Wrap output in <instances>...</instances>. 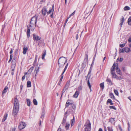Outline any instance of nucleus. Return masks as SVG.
Instances as JSON below:
<instances>
[{
  "label": "nucleus",
  "instance_id": "27",
  "mask_svg": "<svg viewBox=\"0 0 131 131\" xmlns=\"http://www.w3.org/2000/svg\"><path fill=\"white\" fill-rule=\"evenodd\" d=\"M67 118V116L64 117L63 118V119L62 122V124H64L65 123L66 121V119Z\"/></svg>",
  "mask_w": 131,
  "mask_h": 131
},
{
  "label": "nucleus",
  "instance_id": "44",
  "mask_svg": "<svg viewBox=\"0 0 131 131\" xmlns=\"http://www.w3.org/2000/svg\"><path fill=\"white\" fill-rule=\"evenodd\" d=\"M66 90H66V88H65L64 87L62 91V94L61 97H62V95L65 92Z\"/></svg>",
  "mask_w": 131,
  "mask_h": 131
},
{
  "label": "nucleus",
  "instance_id": "8",
  "mask_svg": "<svg viewBox=\"0 0 131 131\" xmlns=\"http://www.w3.org/2000/svg\"><path fill=\"white\" fill-rule=\"evenodd\" d=\"M116 72L117 73V74H119L120 75H121L122 74L121 71L118 68V64L116 63Z\"/></svg>",
  "mask_w": 131,
  "mask_h": 131
},
{
  "label": "nucleus",
  "instance_id": "20",
  "mask_svg": "<svg viewBox=\"0 0 131 131\" xmlns=\"http://www.w3.org/2000/svg\"><path fill=\"white\" fill-rule=\"evenodd\" d=\"M8 114L7 113L5 114L4 115V117L2 119V122H4L5 121V120L6 119Z\"/></svg>",
  "mask_w": 131,
  "mask_h": 131
},
{
  "label": "nucleus",
  "instance_id": "59",
  "mask_svg": "<svg viewBox=\"0 0 131 131\" xmlns=\"http://www.w3.org/2000/svg\"><path fill=\"white\" fill-rule=\"evenodd\" d=\"M91 71H89L87 76H88V75H89L90 74V75H91Z\"/></svg>",
  "mask_w": 131,
  "mask_h": 131
},
{
  "label": "nucleus",
  "instance_id": "24",
  "mask_svg": "<svg viewBox=\"0 0 131 131\" xmlns=\"http://www.w3.org/2000/svg\"><path fill=\"white\" fill-rule=\"evenodd\" d=\"M46 50H44L43 53L42 55V59H44L45 57L46 54Z\"/></svg>",
  "mask_w": 131,
  "mask_h": 131
},
{
  "label": "nucleus",
  "instance_id": "9",
  "mask_svg": "<svg viewBox=\"0 0 131 131\" xmlns=\"http://www.w3.org/2000/svg\"><path fill=\"white\" fill-rule=\"evenodd\" d=\"M47 10L46 8L44 7L42 8L41 11L42 14L43 16H45L46 15V13L47 12Z\"/></svg>",
  "mask_w": 131,
  "mask_h": 131
},
{
  "label": "nucleus",
  "instance_id": "5",
  "mask_svg": "<svg viewBox=\"0 0 131 131\" xmlns=\"http://www.w3.org/2000/svg\"><path fill=\"white\" fill-rule=\"evenodd\" d=\"M33 38L34 40L38 41L41 39V37H39L37 35H36L35 34H33Z\"/></svg>",
  "mask_w": 131,
  "mask_h": 131
},
{
  "label": "nucleus",
  "instance_id": "15",
  "mask_svg": "<svg viewBox=\"0 0 131 131\" xmlns=\"http://www.w3.org/2000/svg\"><path fill=\"white\" fill-rule=\"evenodd\" d=\"M106 81L107 82V83L108 85H111L113 84L111 81L110 79L107 78L106 80Z\"/></svg>",
  "mask_w": 131,
  "mask_h": 131
},
{
  "label": "nucleus",
  "instance_id": "25",
  "mask_svg": "<svg viewBox=\"0 0 131 131\" xmlns=\"http://www.w3.org/2000/svg\"><path fill=\"white\" fill-rule=\"evenodd\" d=\"M31 86V83L30 81H28L27 82V87H30Z\"/></svg>",
  "mask_w": 131,
  "mask_h": 131
},
{
  "label": "nucleus",
  "instance_id": "52",
  "mask_svg": "<svg viewBox=\"0 0 131 131\" xmlns=\"http://www.w3.org/2000/svg\"><path fill=\"white\" fill-rule=\"evenodd\" d=\"M68 21V19H67L66 20V21H65V22L64 23V24L63 25L64 27H65L66 24L67 23V22Z\"/></svg>",
  "mask_w": 131,
  "mask_h": 131
},
{
  "label": "nucleus",
  "instance_id": "50",
  "mask_svg": "<svg viewBox=\"0 0 131 131\" xmlns=\"http://www.w3.org/2000/svg\"><path fill=\"white\" fill-rule=\"evenodd\" d=\"M128 41L129 43L131 42V36H130L129 37L128 39Z\"/></svg>",
  "mask_w": 131,
  "mask_h": 131
},
{
  "label": "nucleus",
  "instance_id": "33",
  "mask_svg": "<svg viewBox=\"0 0 131 131\" xmlns=\"http://www.w3.org/2000/svg\"><path fill=\"white\" fill-rule=\"evenodd\" d=\"M70 126V124L68 123H66V126H65V128L66 130H68Z\"/></svg>",
  "mask_w": 131,
  "mask_h": 131
},
{
  "label": "nucleus",
  "instance_id": "46",
  "mask_svg": "<svg viewBox=\"0 0 131 131\" xmlns=\"http://www.w3.org/2000/svg\"><path fill=\"white\" fill-rule=\"evenodd\" d=\"M125 45V43H123L119 45V47L121 48L123 47Z\"/></svg>",
  "mask_w": 131,
  "mask_h": 131
},
{
  "label": "nucleus",
  "instance_id": "23",
  "mask_svg": "<svg viewBox=\"0 0 131 131\" xmlns=\"http://www.w3.org/2000/svg\"><path fill=\"white\" fill-rule=\"evenodd\" d=\"M111 74L112 75V77L115 78H117L118 77V76L114 72H111Z\"/></svg>",
  "mask_w": 131,
  "mask_h": 131
},
{
  "label": "nucleus",
  "instance_id": "18",
  "mask_svg": "<svg viewBox=\"0 0 131 131\" xmlns=\"http://www.w3.org/2000/svg\"><path fill=\"white\" fill-rule=\"evenodd\" d=\"M8 89V88L7 86H5L3 91L2 94L3 95V94L7 92Z\"/></svg>",
  "mask_w": 131,
  "mask_h": 131
},
{
  "label": "nucleus",
  "instance_id": "4",
  "mask_svg": "<svg viewBox=\"0 0 131 131\" xmlns=\"http://www.w3.org/2000/svg\"><path fill=\"white\" fill-rule=\"evenodd\" d=\"M84 126L85 128L84 129V131H91V124L89 120H88L85 123Z\"/></svg>",
  "mask_w": 131,
  "mask_h": 131
},
{
  "label": "nucleus",
  "instance_id": "16",
  "mask_svg": "<svg viewBox=\"0 0 131 131\" xmlns=\"http://www.w3.org/2000/svg\"><path fill=\"white\" fill-rule=\"evenodd\" d=\"M90 75L89 77L88 80L87 82V84H88V86L89 87L90 89V91H91V85L90 84V82L89 79L90 78Z\"/></svg>",
  "mask_w": 131,
  "mask_h": 131
},
{
  "label": "nucleus",
  "instance_id": "32",
  "mask_svg": "<svg viewBox=\"0 0 131 131\" xmlns=\"http://www.w3.org/2000/svg\"><path fill=\"white\" fill-rule=\"evenodd\" d=\"M130 9V7L127 6H125L124 8V9L125 10H129Z\"/></svg>",
  "mask_w": 131,
  "mask_h": 131
},
{
  "label": "nucleus",
  "instance_id": "64",
  "mask_svg": "<svg viewBox=\"0 0 131 131\" xmlns=\"http://www.w3.org/2000/svg\"><path fill=\"white\" fill-rule=\"evenodd\" d=\"M99 131H103L102 129L101 128H100L99 129Z\"/></svg>",
  "mask_w": 131,
  "mask_h": 131
},
{
  "label": "nucleus",
  "instance_id": "45",
  "mask_svg": "<svg viewBox=\"0 0 131 131\" xmlns=\"http://www.w3.org/2000/svg\"><path fill=\"white\" fill-rule=\"evenodd\" d=\"M124 48L121 49L119 50V52L120 53H124Z\"/></svg>",
  "mask_w": 131,
  "mask_h": 131
},
{
  "label": "nucleus",
  "instance_id": "11",
  "mask_svg": "<svg viewBox=\"0 0 131 131\" xmlns=\"http://www.w3.org/2000/svg\"><path fill=\"white\" fill-rule=\"evenodd\" d=\"M117 64L116 63L115 64V63L113 64L112 68L111 69V72H113L115 70V69H116L115 67H116Z\"/></svg>",
  "mask_w": 131,
  "mask_h": 131
},
{
  "label": "nucleus",
  "instance_id": "3",
  "mask_svg": "<svg viewBox=\"0 0 131 131\" xmlns=\"http://www.w3.org/2000/svg\"><path fill=\"white\" fill-rule=\"evenodd\" d=\"M67 62V60L66 58L62 57V58L60 57L58 60V63L59 68L57 69V74H58L59 73L60 68L63 67Z\"/></svg>",
  "mask_w": 131,
  "mask_h": 131
},
{
  "label": "nucleus",
  "instance_id": "57",
  "mask_svg": "<svg viewBox=\"0 0 131 131\" xmlns=\"http://www.w3.org/2000/svg\"><path fill=\"white\" fill-rule=\"evenodd\" d=\"M123 59L122 58H121L119 59V62H121L123 60Z\"/></svg>",
  "mask_w": 131,
  "mask_h": 131
},
{
  "label": "nucleus",
  "instance_id": "10",
  "mask_svg": "<svg viewBox=\"0 0 131 131\" xmlns=\"http://www.w3.org/2000/svg\"><path fill=\"white\" fill-rule=\"evenodd\" d=\"M54 10V4L52 5L51 9L49 10V11L47 12V14L48 15L50 14V13H53Z\"/></svg>",
  "mask_w": 131,
  "mask_h": 131
},
{
  "label": "nucleus",
  "instance_id": "62",
  "mask_svg": "<svg viewBox=\"0 0 131 131\" xmlns=\"http://www.w3.org/2000/svg\"><path fill=\"white\" fill-rule=\"evenodd\" d=\"M60 126H59V128L57 130V131H61V130L60 128Z\"/></svg>",
  "mask_w": 131,
  "mask_h": 131
},
{
  "label": "nucleus",
  "instance_id": "43",
  "mask_svg": "<svg viewBox=\"0 0 131 131\" xmlns=\"http://www.w3.org/2000/svg\"><path fill=\"white\" fill-rule=\"evenodd\" d=\"M109 108L110 109H113L115 110L116 109V108L114 106H110L109 107Z\"/></svg>",
  "mask_w": 131,
  "mask_h": 131
},
{
  "label": "nucleus",
  "instance_id": "14",
  "mask_svg": "<svg viewBox=\"0 0 131 131\" xmlns=\"http://www.w3.org/2000/svg\"><path fill=\"white\" fill-rule=\"evenodd\" d=\"M70 84V81H67L66 83L64 86L65 88H66V90H67Z\"/></svg>",
  "mask_w": 131,
  "mask_h": 131
},
{
  "label": "nucleus",
  "instance_id": "55",
  "mask_svg": "<svg viewBox=\"0 0 131 131\" xmlns=\"http://www.w3.org/2000/svg\"><path fill=\"white\" fill-rule=\"evenodd\" d=\"M68 113V112L67 111L64 114V117L67 116V114Z\"/></svg>",
  "mask_w": 131,
  "mask_h": 131
},
{
  "label": "nucleus",
  "instance_id": "48",
  "mask_svg": "<svg viewBox=\"0 0 131 131\" xmlns=\"http://www.w3.org/2000/svg\"><path fill=\"white\" fill-rule=\"evenodd\" d=\"M33 69L32 68H31L28 70V72H30V73L33 70Z\"/></svg>",
  "mask_w": 131,
  "mask_h": 131
},
{
  "label": "nucleus",
  "instance_id": "19",
  "mask_svg": "<svg viewBox=\"0 0 131 131\" xmlns=\"http://www.w3.org/2000/svg\"><path fill=\"white\" fill-rule=\"evenodd\" d=\"M109 122H110L112 124H114L115 123L114 119L113 118H111L109 121Z\"/></svg>",
  "mask_w": 131,
  "mask_h": 131
},
{
  "label": "nucleus",
  "instance_id": "37",
  "mask_svg": "<svg viewBox=\"0 0 131 131\" xmlns=\"http://www.w3.org/2000/svg\"><path fill=\"white\" fill-rule=\"evenodd\" d=\"M121 21V22L120 23V25L121 26V27H122V26L123 25V23L124 22V18L123 17Z\"/></svg>",
  "mask_w": 131,
  "mask_h": 131
},
{
  "label": "nucleus",
  "instance_id": "30",
  "mask_svg": "<svg viewBox=\"0 0 131 131\" xmlns=\"http://www.w3.org/2000/svg\"><path fill=\"white\" fill-rule=\"evenodd\" d=\"M69 101V100H67V101L66 103V107H68L69 106V105L71 104V103L70 102H68Z\"/></svg>",
  "mask_w": 131,
  "mask_h": 131
},
{
  "label": "nucleus",
  "instance_id": "28",
  "mask_svg": "<svg viewBox=\"0 0 131 131\" xmlns=\"http://www.w3.org/2000/svg\"><path fill=\"white\" fill-rule=\"evenodd\" d=\"M110 97L112 99L113 98L114 99H115V97L114 96L113 93H110Z\"/></svg>",
  "mask_w": 131,
  "mask_h": 131
},
{
  "label": "nucleus",
  "instance_id": "40",
  "mask_svg": "<svg viewBox=\"0 0 131 131\" xmlns=\"http://www.w3.org/2000/svg\"><path fill=\"white\" fill-rule=\"evenodd\" d=\"M88 59H86V58H85L84 60V61L83 63H82V66H83V65L85 63H86V62L88 61Z\"/></svg>",
  "mask_w": 131,
  "mask_h": 131
},
{
  "label": "nucleus",
  "instance_id": "29",
  "mask_svg": "<svg viewBox=\"0 0 131 131\" xmlns=\"http://www.w3.org/2000/svg\"><path fill=\"white\" fill-rule=\"evenodd\" d=\"M100 86L101 88H102L103 89L104 88V82H103L102 83H101L100 84Z\"/></svg>",
  "mask_w": 131,
  "mask_h": 131
},
{
  "label": "nucleus",
  "instance_id": "54",
  "mask_svg": "<svg viewBox=\"0 0 131 131\" xmlns=\"http://www.w3.org/2000/svg\"><path fill=\"white\" fill-rule=\"evenodd\" d=\"M25 75H24L23 76L21 80L22 81H23L25 79Z\"/></svg>",
  "mask_w": 131,
  "mask_h": 131
},
{
  "label": "nucleus",
  "instance_id": "51",
  "mask_svg": "<svg viewBox=\"0 0 131 131\" xmlns=\"http://www.w3.org/2000/svg\"><path fill=\"white\" fill-rule=\"evenodd\" d=\"M71 106L72 108L73 109H75L76 108V106L74 104H71Z\"/></svg>",
  "mask_w": 131,
  "mask_h": 131
},
{
  "label": "nucleus",
  "instance_id": "35",
  "mask_svg": "<svg viewBox=\"0 0 131 131\" xmlns=\"http://www.w3.org/2000/svg\"><path fill=\"white\" fill-rule=\"evenodd\" d=\"M107 128L108 131H113L112 127H108Z\"/></svg>",
  "mask_w": 131,
  "mask_h": 131
},
{
  "label": "nucleus",
  "instance_id": "61",
  "mask_svg": "<svg viewBox=\"0 0 131 131\" xmlns=\"http://www.w3.org/2000/svg\"><path fill=\"white\" fill-rule=\"evenodd\" d=\"M85 56H86V59H88V54H85Z\"/></svg>",
  "mask_w": 131,
  "mask_h": 131
},
{
  "label": "nucleus",
  "instance_id": "34",
  "mask_svg": "<svg viewBox=\"0 0 131 131\" xmlns=\"http://www.w3.org/2000/svg\"><path fill=\"white\" fill-rule=\"evenodd\" d=\"M68 66V63H67V64L66 65V66L64 68V70L63 72L62 73V74H63L64 72H65V71H66V70L67 69V68Z\"/></svg>",
  "mask_w": 131,
  "mask_h": 131
},
{
  "label": "nucleus",
  "instance_id": "1",
  "mask_svg": "<svg viewBox=\"0 0 131 131\" xmlns=\"http://www.w3.org/2000/svg\"><path fill=\"white\" fill-rule=\"evenodd\" d=\"M38 14H36L35 16L32 18L30 23V24L27 26V37L29 38L30 36V29L32 27H35L36 26Z\"/></svg>",
  "mask_w": 131,
  "mask_h": 131
},
{
  "label": "nucleus",
  "instance_id": "42",
  "mask_svg": "<svg viewBox=\"0 0 131 131\" xmlns=\"http://www.w3.org/2000/svg\"><path fill=\"white\" fill-rule=\"evenodd\" d=\"M63 74H62H62H61V75H60L61 77V78L60 79V81H59V82H61L62 81V79L63 78Z\"/></svg>",
  "mask_w": 131,
  "mask_h": 131
},
{
  "label": "nucleus",
  "instance_id": "58",
  "mask_svg": "<svg viewBox=\"0 0 131 131\" xmlns=\"http://www.w3.org/2000/svg\"><path fill=\"white\" fill-rule=\"evenodd\" d=\"M10 59H12V58H13V55H12V54H10Z\"/></svg>",
  "mask_w": 131,
  "mask_h": 131
},
{
  "label": "nucleus",
  "instance_id": "38",
  "mask_svg": "<svg viewBox=\"0 0 131 131\" xmlns=\"http://www.w3.org/2000/svg\"><path fill=\"white\" fill-rule=\"evenodd\" d=\"M43 43V42L41 40H39L38 42V45L39 46L40 45L42 44Z\"/></svg>",
  "mask_w": 131,
  "mask_h": 131
},
{
  "label": "nucleus",
  "instance_id": "49",
  "mask_svg": "<svg viewBox=\"0 0 131 131\" xmlns=\"http://www.w3.org/2000/svg\"><path fill=\"white\" fill-rule=\"evenodd\" d=\"M82 85H80L79 86L78 88V90L79 91H80L82 89Z\"/></svg>",
  "mask_w": 131,
  "mask_h": 131
},
{
  "label": "nucleus",
  "instance_id": "2",
  "mask_svg": "<svg viewBox=\"0 0 131 131\" xmlns=\"http://www.w3.org/2000/svg\"><path fill=\"white\" fill-rule=\"evenodd\" d=\"M19 108V104L16 97H15L14 103V107L13 111V115L15 116L17 115Z\"/></svg>",
  "mask_w": 131,
  "mask_h": 131
},
{
  "label": "nucleus",
  "instance_id": "31",
  "mask_svg": "<svg viewBox=\"0 0 131 131\" xmlns=\"http://www.w3.org/2000/svg\"><path fill=\"white\" fill-rule=\"evenodd\" d=\"M128 23L129 25H131V17H130L128 19Z\"/></svg>",
  "mask_w": 131,
  "mask_h": 131
},
{
  "label": "nucleus",
  "instance_id": "56",
  "mask_svg": "<svg viewBox=\"0 0 131 131\" xmlns=\"http://www.w3.org/2000/svg\"><path fill=\"white\" fill-rule=\"evenodd\" d=\"M16 128H12L11 131H15Z\"/></svg>",
  "mask_w": 131,
  "mask_h": 131
},
{
  "label": "nucleus",
  "instance_id": "41",
  "mask_svg": "<svg viewBox=\"0 0 131 131\" xmlns=\"http://www.w3.org/2000/svg\"><path fill=\"white\" fill-rule=\"evenodd\" d=\"M114 91L116 95H118V91L117 90H114Z\"/></svg>",
  "mask_w": 131,
  "mask_h": 131
},
{
  "label": "nucleus",
  "instance_id": "6",
  "mask_svg": "<svg viewBox=\"0 0 131 131\" xmlns=\"http://www.w3.org/2000/svg\"><path fill=\"white\" fill-rule=\"evenodd\" d=\"M26 126L24 122H20L18 128L20 129H22L24 128Z\"/></svg>",
  "mask_w": 131,
  "mask_h": 131
},
{
  "label": "nucleus",
  "instance_id": "21",
  "mask_svg": "<svg viewBox=\"0 0 131 131\" xmlns=\"http://www.w3.org/2000/svg\"><path fill=\"white\" fill-rule=\"evenodd\" d=\"M75 122V117L74 116L73 117V118L71 121V126H73L74 125V123Z\"/></svg>",
  "mask_w": 131,
  "mask_h": 131
},
{
  "label": "nucleus",
  "instance_id": "7",
  "mask_svg": "<svg viewBox=\"0 0 131 131\" xmlns=\"http://www.w3.org/2000/svg\"><path fill=\"white\" fill-rule=\"evenodd\" d=\"M16 60L15 58H13V59L12 62V66L11 68H14L16 66Z\"/></svg>",
  "mask_w": 131,
  "mask_h": 131
},
{
  "label": "nucleus",
  "instance_id": "36",
  "mask_svg": "<svg viewBox=\"0 0 131 131\" xmlns=\"http://www.w3.org/2000/svg\"><path fill=\"white\" fill-rule=\"evenodd\" d=\"M33 101L34 104L35 105H37V102L35 99H34Z\"/></svg>",
  "mask_w": 131,
  "mask_h": 131
},
{
  "label": "nucleus",
  "instance_id": "39",
  "mask_svg": "<svg viewBox=\"0 0 131 131\" xmlns=\"http://www.w3.org/2000/svg\"><path fill=\"white\" fill-rule=\"evenodd\" d=\"M45 115V112H42V114L41 115L40 117V118H41L42 119L43 118L44 116V115Z\"/></svg>",
  "mask_w": 131,
  "mask_h": 131
},
{
  "label": "nucleus",
  "instance_id": "22",
  "mask_svg": "<svg viewBox=\"0 0 131 131\" xmlns=\"http://www.w3.org/2000/svg\"><path fill=\"white\" fill-rule=\"evenodd\" d=\"M124 49L125 52L127 53L129 52L130 50V48L127 47L124 48Z\"/></svg>",
  "mask_w": 131,
  "mask_h": 131
},
{
  "label": "nucleus",
  "instance_id": "47",
  "mask_svg": "<svg viewBox=\"0 0 131 131\" xmlns=\"http://www.w3.org/2000/svg\"><path fill=\"white\" fill-rule=\"evenodd\" d=\"M112 102V100L110 99H109L107 101V104L108 103H111V102Z\"/></svg>",
  "mask_w": 131,
  "mask_h": 131
},
{
  "label": "nucleus",
  "instance_id": "60",
  "mask_svg": "<svg viewBox=\"0 0 131 131\" xmlns=\"http://www.w3.org/2000/svg\"><path fill=\"white\" fill-rule=\"evenodd\" d=\"M13 52V50L12 49H11L10 51V53L11 54Z\"/></svg>",
  "mask_w": 131,
  "mask_h": 131
},
{
  "label": "nucleus",
  "instance_id": "17",
  "mask_svg": "<svg viewBox=\"0 0 131 131\" xmlns=\"http://www.w3.org/2000/svg\"><path fill=\"white\" fill-rule=\"evenodd\" d=\"M79 94V92L78 91H76L75 92L74 94L73 95V96L74 97L77 98L78 97Z\"/></svg>",
  "mask_w": 131,
  "mask_h": 131
},
{
  "label": "nucleus",
  "instance_id": "63",
  "mask_svg": "<svg viewBox=\"0 0 131 131\" xmlns=\"http://www.w3.org/2000/svg\"><path fill=\"white\" fill-rule=\"evenodd\" d=\"M78 34H77L76 36V39L77 40L78 39Z\"/></svg>",
  "mask_w": 131,
  "mask_h": 131
},
{
  "label": "nucleus",
  "instance_id": "12",
  "mask_svg": "<svg viewBox=\"0 0 131 131\" xmlns=\"http://www.w3.org/2000/svg\"><path fill=\"white\" fill-rule=\"evenodd\" d=\"M28 47L25 46H24L23 48V53L24 54L26 53V52L27 51Z\"/></svg>",
  "mask_w": 131,
  "mask_h": 131
},
{
  "label": "nucleus",
  "instance_id": "13",
  "mask_svg": "<svg viewBox=\"0 0 131 131\" xmlns=\"http://www.w3.org/2000/svg\"><path fill=\"white\" fill-rule=\"evenodd\" d=\"M40 67L38 66V65L36 66L35 69V72H36V74L35 76L36 77V75L38 72L39 71V69L40 68Z\"/></svg>",
  "mask_w": 131,
  "mask_h": 131
},
{
  "label": "nucleus",
  "instance_id": "53",
  "mask_svg": "<svg viewBox=\"0 0 131 131\" xmlns=\"http://www.w3.org/2000/svg\"><path fill=\"white\" fill-rule=\"evenodd\" d=\"M118 126L119 128V129H120V130L121 131H122V128L121 127L120 125H118Z\"/></svg>",
  "mask_w": 131,
  "mask_h": 131
},
{
  "label": "nucleus",
  "instance_id": "26",
  "mask_svg": "<svg viewBox=\"0 0 131 131\" xmlns=\"http://www.w3.org/2000/svg\"><path fill=\"white\" fill-rule=\"evenodd\" d=\"M26 102L27 103V104L28 106H30V100L29 99H27L26 100Z\"/></svg>",
  "mask_w": 131,
  "mask_h": 131
}]
</instances>
